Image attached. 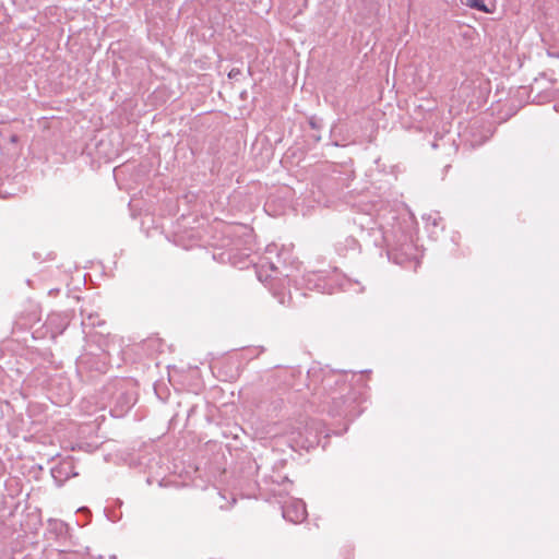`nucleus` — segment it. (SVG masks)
<instances>
[{"instance_id": "nucleus-12", "label": "nucleus", "mask_w": 559, "mask_h": 559, "mask_svg": "<svg viewBox=\"0 0 559 559\" xmlns=\"http://www.w3.org/2000/svg\"><path fill=\"white\" fill-rule=\"evenodd\" d=\"M0 197L5 198L7 195H3L2 190L0 189Z\"/></svg>"}, {"instance_id": "nucleus-4", "label": "nucleus", "mask_w": 559, "mask_h": 559, "mask_svg": "<svg viewBox=\"0 0 559 559\" xmlns=\"http://www.w3.org/2000/svg\"><path fill=\"white\" fill-rule=\"evenodd\" d=\"M135 402V394L132 391L121 389L120 395L117 401H114L110 412L115 417H122Z\"/></svg>"}, {"instance_id": "nucleus-1", "label": "nucleus", "mask_w": 559, "mask_h": 559, "mask_svg": "<svg viewBox=\"0 0 559 559\" xmlns=\"http://www.w3.org/2000/svg\"><path fill=\"white\" fill-rule=\"evenodd\" d=\"M378 225L390 260L401 264L413 257L416 223L406 210H383L378 215Z\"/></svg>"}, {"instance_id": "nucleus-6", "label": "nucleus", "mask_w": 559, "mask_h": 559, "mask_svg": "<svg viewBox=\"0 0 559 559\" xmlns=\"http://www.w3.org/2000/svg\"><path fill=\"white\" fill-rule=\"evenodd\" d=\"M305 286L310 290H318L320 293H331L328 290L326 281L318 273H308L304 276Z\"/></svg>"}, {"instance_id": "nucleus-10", "label": "nucleus", "mask_w": 559, "mask_h": 559, "mask_svg": "<svg viewBox=\"0 0 559 559\" xmlns=\"http://www.w3.org/2000/svg\"><path fill=\"white\" fill-rule=\"evenodd\" d=\"M53 524H55L56 527H60V528L63 527V523L62 522L55 521Z\"/></svg>"}, {"instance_id": "nucleus-5", "label": "nucleus", "mask_w": 559, "mask_h": 559, "mask_svg": "<svg viewBox=\"0 0 559 559\" xmlns=\"http://www.w3.org/2000/svg\"><path fill=\"white\" fill-rule=\"evenodd\" d=\"M284 254V252H278L277 245L271 243L266 246L264 255L260 261L261 267L269 266L272 272L277 271L278 264L286 262L283 258Z\"/></svg>"}, {"instance_id": "nucleus-11", "label": "nucleus", "mask_w": 559, "mask_h": 559, "mask_svg": "<svg viewBox=\"0 0 559 559\" xmlns=\"http://www.w3.org/2000/svg\"><path fill=\"white\" fill-rule=\"evenodd\" d=\"M257 273H258L259 280L262 281V273H261V271H258Z\"/></svg>"}, {"instance_id": "nucleus-9", "label": "nucleus", "mask_w": 559, "mask_h": 559, "mask_svg": "<svg viewBox=\"0 0 559 559\" xmlns=\"http://www.w3.org/2000/svg\"><path fill=\"white\" fill-rule=\"evenodd\" d=\"M51 473H52V477L57 480L58 479L57 474L60 473V469L53 468Z\"/></svg>"}, {"instance_id": "nucleus-7", "label": "nucleus", "mask_w": 559, "mask_h": 559, "mask_svg": "<svg viewBox=\"0 0 559 559\" xmlns=\"http://www.w3.org/2000/svg\"><path fill=\"white\" fill-rule=\"evenodd\" d=\"M462 2L471 9H475L484 13L490 12V10L485 4L484 0H462Z\"/></svg>"}, {"instance_id": "nucleus-2", "label": "nucleus", "mask_w": 559, "mask_h": 559, "mask_svg": "<svg viewBox=\"0 0 559 559\" xmlns=\"http://www.w3.org/2000/svg\"><path fill=\"white\" fill-rule=\"evenodd\" d=\"M556 80L548 78L546 73H540L539 76L535 78L531 85V92L536 93L533 102L543 104L546 102H555L554 109L559 112V90L549 93L547 88L555 84Z\"/></svg>"}, {"instance_id": "nucleus-8", "label": "nucleus", "mask_w": 559, "mask_h": 559, "mask_svg": "<svg viewBox=\"0 0 559 559\" xmlns=\"http://www.w3.org/2000/svg\"><path fill=\"white\" fill-rule=\"evenodd\" d=\"M274 295L278 298L280 302H281V304H283V305H284V304H286V302H287V304H289V302H290V299H292V296H290V295L288 296V300H286V299L284 298V296H280L277 293H274Z\"/></svg>"}, {"instance_id": "nucleus-3", "label": "nucleus", "mask_w": 559, "mask_h": 559, "mask_svg": "<svg viewBox=\"0 0 559 559\" xmlns=\"http://www.w3.org/2000/svg\"><path fill=\"white\" fill-rule=\"evenodd\" d=\"M282 508V515L286 521L292 523H301L307 516L306 504L302 500L289 498L282 502L278 501Z\"/></svg>"}]
</instances>
